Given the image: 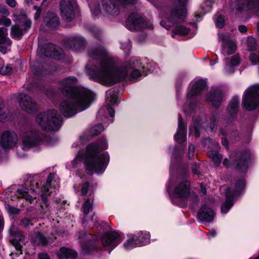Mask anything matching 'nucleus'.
<instances>
[{
  "label": "nucleus",
  "instance_id": "obj_39",
  "mask_svg": "<svg viewBox=\"0 0 259 259\" xmlns=\"http://www.w3.org/2000/svg\"><path fill=\"white\" fill-rule=\"evenodd\" d=\"M54 178V175L53 174H50L48 177L47 180L46 185H44L42 188V193H45L48 194H50L49 189L51 188V183L53 179Z\"/></svg>",
  "mask_w": 259,
  "mask_h": 259
},
{
  "label": "nucleus",
  "instance_id": "obj_37",
  "mask_svg": "<svg viewBox=\"0 0 259 259\" xmlns=\"http://www.w3.org/2000/svg\"><path fill=\"white\" fill-rule=\"evenodd\" d=\"M8 115V109L5 107L3 102L0 100V121L3 122L6 121Z\"/></svg>",
  "mask_w": 259,
  "mask_h": 259
},
{
  "label": "nucleus",
  "instance_id": "obj_6",
  "mask_svg": "<svg viewBox=\"0 0 259 259\" xmlns=\"http://www.w3.org/2000/svg\"><path fill=\"white\" fill-rule=\"evenodd\" d=\"M247 110H253L259 107V84L248 88L244 92L242 101Z\"/></svg>",
  "mask_w": 259,
  "mask_h": 259
},
{
  "label": "nucleus",
  "instance_id": "obj_28",
  "mask_svg": "<svg viewBox=\"0 0 259 259\" xmlns=\"http://www.w3.org/2000/svg\"><path fill=\"white\" fill-rule=\"evenodd\" d=\"M178 120V131L175 135V139L177 142L182 143L185 141L186 139V127L180 114L179 115Z\"/></svg>",
  "mask_w": 259,
  "mask_h": 259
},
{
  "label": "nucleus",
  "instance_id": "obj_42",
  "mask_svg": "<svg viewBox=\"0 0 259 259\" xmlns=\"http://www.w3.org/2000/svg\"><path fill=\"white\" fill-rule=\"evenodd\" d=\"M104 130L102 124H98L95 125L90 131L92 136H94L100 134Z\"/></svg>",
  "mask_w": 259,
  "mask_h": 259
},
{
  "label": "nucleus",
  "instance_id": "obj_19",
  "mask_svg": "<svg viewBox=\"0 0 259 259\" xmlns=\"http://www.w3.org/2000/svg\"><path fill=\"white\" fill-rule=\"evenodd\" d=\"M18 137L15 133L6 131L1 136L0 143L3 148L10 149L16 145Z\"/></svg>",
  "mask_w": 259,
  "mask_h": 259
},
{
  "label": "nucleus",
  "instance_id": "obj_5",
  "mask_svg": "<svg viewBox=\"0 0 259 259\" xmlns=\"http://www.w3.org/2000/svg\"><path fill=\"white\" fill-rule=\"evenodd\" d=\"M36 121L44 130L58 131L62 125V117L55 109L49 110L37 115Z\"/></svg>",
  "mask_w": 259,
  "mask_h": 259
},
{
  "label": "nucleus",
  "instance_id": "obj_33",
  "mask_svg": "<svg viewBox=\"0 0 259 259\" xmlns=\"http://www.w3.org/2000/svg\"><path fill=\"white\" fill-rule=\"evenodd\" d=\"M94 201V199L93 197H91V195L90 194V197L85 199L83 203L82 206V209L84 214L85 215L93 210Z\"/></svg>",
  "mask_w": 259,
  "mask_h": 259
},
{
  "label": "nucleus",
  "instance_id": "obj_18",
  "mask_svg": "<svg viewBox=\"0 0 259 259\" xmlns=\"http://www.w3.org/2000/svg\"><path fill=\"white\" fill-rule=\"evenodd\" d=\"M102 10L107 16H116L120 13L119 5L115 0H102Z\"/></svg>",
  "mask_w": 259,
  "mask_h": 259
},
{
  "label": "nucleus",
  "instance_id": "obj_21",
  "mask_svg": "<svg viewBox=\"0 0 259 259\" xmlns=\"http://www.w3.org/2000/svg\"><path fill=\"white\" fill-rule=\"evenodd\" d=\"M224 95L221 90L212 88L207 95V101L216 108L220 107L224 100Z\"/></svg>",
  "mask_w": 259,
  "mask_h": 259
},
{
  "label": "nucleus",
  "instance_id": "obj_4",
  "mask_svg": "<svg viewBox=\"0 0 259 259\" xmlns=\"http://www.w3.org/2000/svg\"><path fill=\"white\" fill-rule=\"evenodd\" d=\"M60 104L59 110L64 116L71 117L77 112L83 111L91 105L93 99H88L85 96L67 98Z\"/></svg>",
  "mask_w": 259,
  "mask_h": 259
},
{
  "label": "nucleus",
  "instance_id": "obj_24",
  "mask_svg": "<svg viewBox=\"0 0 259 259\" xmlns=\"http://www.w3.org/2000/svg\"><path fill=\"white\" fill-rule=\"evenodd\" d=\"M222 41V54L224 56L234 54L236 50V46L234 42L230 40L227 36L223 35L221 38Z\"/></svg>",
  "mask_w": 259,
  "mask_h": 259
},
{
  "label": "nucleus",
  "instance_id": "obj_44",
  "mask_svg": "<svg viewBox=\"0 0 259 259\" xmlns=\"http://www.w3.org/2000/svg\"><path fill=\"white\" fill-rule=\"evenodd\" d=\"M10 242L15 247L16 250L20 251L19 253H16L17 255L22 254V245L20 244L19 241L16 239H13L10 240Z\"/></svg>",
  "mask_w": 259,
  "mask_h": 259
},
{
  "label": "nucleus",
  "instance_id": "obj_54",
  "mask_svg": "<svg viewBox=\"0 0 259 259\" xmlns=\"http://www.w3.org/2000/svg\"><path fill=\"white\" fill-rule=\"evenodd\" d=\"M109 99V101L112 104H115L117 103V96L114 92H110L109 97H108Z\"/></svg>",
  "mask_w": 259,
  "mask_h": 259
},
{
  "label": "nucleus",
  "instance_id": "obj_41",
  "mask_svg": "<svg viewBox=\"0 0 259 259\" xmlns=\"http://www.w3.org/2000/svg\"><path fill=\"white\" fill-rule=\"evenodd\" d=\"M193 126L194 127L195 136L199 137L200 136V119L199 118H196L193 120Z\"/></svg>",
  "mask_w": 259,
  "mask_h": 259
},
{
  "label": "nucleus",
  "instance_id": "obj_9",
  "mask_svg": "<svg viewBox=\"0 0 259 259\" xmlns=\"http://www.w3.org/2000/svg\"><path fill=\"white\" fill-rule=\"evenodd\" d=\"M46 138L44 134L37 130L28 131L23 138L22 149L25 151L27 150L31 147L39 144Z\"/></svg>",
  "mask_w": 259,
  "mask_h": 259
},
{
  "label": "nucleus",
  "instance_id": "obj_53",
  "mask_svg": "<svg viewBox=\"0 0 259 259\" xmlns=\"http://www.w3.org/2000/svg\"><path fill=\"white\" fill-rule=\"evenodd\" d=\"M12 72V68L9 66H3L0 68V73L3 75H8Z\"/></svg>",
  "mask_w": 259,
  "mask_h": 259
},
{
  "label": "nucleus",
  "instance_id": "obj_63",
  "mask_svg": "<svg viewBox=\"0 0 259 259\" xmlns=\"http://www.w3.org/2000/svg\"><path fill=\"white\" fill-rule=\"evenodd\" d=\"M6 3L12 8H14L16 5V2L15 0H7Z\"/></svg>",
  "mask_w": 259,
  "mask_h": 259
},
{
  "label": "nucleus",
  "instance_id": "obj_23",
  "mask_svg": "<svg viewBox=\"0 0 259 259\" xmlns=\"http://www.w3.org/2000/svg\"><path fill=\"white\" fill-rule=\"evenodd\" d=\"M252 9H256L259 15V0H238L237 10L240 11Z\"/></svg>",
  "mask_w": 259,
  "mask_h": 259
},
{
  "label": "nucleus",
  "instance_id": "obj_36",
  "mask_svg": "<svg viewBox=\"0 0 259 259\" xmlns=\"http://www.w3.org/2000/svg\"><path fill=\"white\" fill-rule=\"evenodd\" d=\"M189 31L190 29L184 26L180 25L177 26L172 30V37H174L176 34L186 35L189 33Z\"/></svg>",
  "mask_w": 259,
  "mask_h": 259
},
{
  "label": "nucleus",
  "instance_id": "obj_17",
  "mask_svg": "<svg viewBox=\"0 0 259 259\" xmlns=\"http://www.w3.org/2000/svg\"><path fill=\"white\" fill-rule=\"evenodd\" d=\"M21 107L28 113H32L37 109L36 102L29 96L25 94H21L18 97Z\"/></svg>",
  "mask_w": 259,
  "mask_h": 259
},
{
  "label": "nucleus",
  "instance_id": "obj_13",
  "mask_svg": "<svg viewBox=\"0 0 259 259\" xmlns=\"http://www.w3.org/2000/svg\"><path fill=\"white\" fill-rule=\"evenodd\" d=\"M22 25L16 24L13 26L11 29V35L12 38L16 39H20L24 33L27 32L31 27V21L27 18L25 14L22 15Z\"/></svg>",
  "mask_w": 259,
  "mask_h": 259
},
{
  "label": "nucleus",
  "instance_id": "obj_64",
  "mask_svg": "<svg viewBox=\"0 0 259 259\" xmlns=\"http://www.w3.org/2000/svg\"><path fill=\"white\" fill-rule=\"evenodd\" d=\"M240 32L242 33H245L247 31V28L245 25H240L238 27Z\"/></svg>",
  "mask_w": 259,
  "mask_h": 259
},
{
  "label": "nucleus",
  "instance_id": "obj_59",
  "mask_svg": "<svg viewBox=\"0 0 259 259\" xmlns=\"http://www.w3.org/2000/svg\"><path fill=\"white\" fill-rule=\"evenodd\" d=\"M199 164H195L192 167V171L194 174L197 175L198 176H200V173L199 170Z\"/></svg>",
  "mask_w": 259,
  "mask_h": 259
},
{
  "label": "nucleus",
  "instance_id": "obj_1",
  "mask_svg": "<svg viewBox=\"0 0 259 259\" xmlns=\"http://www.w3.org/2000/svg\"><path fill=\"white\" fill-rule=\"evenodd\" d=\"M88 54L99 64L92 66L88 63L86 65L87 74L91 79L104 85L111 86L124 80L130 70L132 79H137L143 73V71L137 68L139 67V62L134 58L125 62L120 68H116L114 60L109 56L103 47L90 49Z\"/></svg>",
  "mask_w": 259,
  "mask_h": 259
},
{
  "label": "nucleus",
  "instance_id": "obj_58",
  "mask_svg": "<svg viewBox=\"0 0 259 259\" xmlns=\"http://www.w3.org/2000/svg\"><path fill=\"white\" fill-rule=\"evenodd\" d=\"M21 223L25 227H28L30 225H32L31 220L27 218L22 219Z\"/></svg>",
  "mask_w": 259,
  "mask_h": 259
},
{
  "label": "nucleus",
  "instance_id": "obj_20",
  "mask_svg": "<svg viewBox=\"0 0 259 259\" xmlns=\"http://www.w3.org/2000/svg\"><path fill=\"white\" fill-rule=\"evenodd\" d=\"M190 193V182L187 180H184L180 182L174 190L175 195L184 199H187Z\"/></svg>",
  "mask_w": 259,
  "mask_h": 259
},
{
  "label": "nucleus",
  "instance_id": "obj_26",
  "mask_svg": "<svg viewBox=\"0 0 259 259\" xmlns=\"http://www.w3.org/2000/svg\"><path fill=\"white\" fill-rule=\"evenodd\" d=\"M214 215L213 210L205 205H203L197 214L198 219L201 221L211 222Z\"/></svg>",
  "mask_w": 259,
  "mask_h": 259
},
{
  "label": "nucleus",
  "instance_id": "obj_43",
  "mask_svg": "<svg viewBox=\"0 0 259 259\" xmlns=\"http://www.w3.org/2000/svg\"><path fill=\"white\" fill-rule=\"evenodd\" d=\"M247 49L250 51H253L256 48L255 39L252 37H248L247 41Z\"/></svg>",
  "mask_w": 259,
  "mask_h": 259
},
{
  "label": "nucleus",
  "instance_id": "obj_16",
  "mask_svg": "<svg viewBox=\"0 0 259 259\" xmlns=\"http://www.w3.org/2000/svg\"><path fill=\"white\" fill-rule=\"evenodd\" d=\"M41 52L45 56L56 60H60L63 57V50L53 44L45 45L41 50Z\"/></svg>",
  "mask_w": 259,
  "mask_h": 259
},
{
  "label": "nucleus",
  "instance_id": "obj_48",
  "mask_svg": "<svg viewBox=\"0 0 259 259\" xmlns=\"http://www.w3.org/2000/svg\"><path fill=\"white\" fill-rule=\"evenodd\" d=\"M90 185L89 182H85L83 183L81 186V193L82 195L85 196L88 193L89 190Z\"/></svg>",
  "mask_w": 259,
  "mask_h": 259
},
{
  "label": "nucleus",
  "instance_id": "obj_12",
  "mask_svg": "<svg viewBox=\"0 0 259 259\" xmlns=\"http://www.w3.org/2000/svg\"><path fill=\"white\" fill-rule=\"evenodd\" d=\"M76 6V0H61L60 9L63 18L70 22L74 18V8Z\"/></svg>",
  "mask_w": 259,
  "mask_h": 259
},
{
  "label": "nucleus",
  "instance_id": "obj_14",
  "mask_svg": "<svg viewBox=\"0 0 259 259\" xmlns=\"http://www.w3.org/2000/svg\"><path fill=\"white\" fill-rule=\"evenodd\" d=\"M127 27L131 30H139L147 27V23L137 14H131L126 22Z\"/></svg>",
  "mask_w": 259,
  "mask_h": 259
},
{
  "label": "nucleus",
  "instance_id": "obj_10",
  "mask_svg": "<svg viewBox=\"0 0 259 259\" xmlns=\"http://www.w3.org/2000/svg\"><path fill=\"white\" fill-rule=\"evenodd\" d=\"M250 155L251 153L249 150L237 152L234 160L232 161L235 168L239 172H246L248 169Z\"/></svg>",
  "mask_w": 259,
  "mask_h": 259
},
{
  "label": "nucleus",
  "instance_id": "obj_47",
  "mask_svg": "<svg viewBox=\"0 0 259 259\" xmlns=\"http://www.w3.org/2000/svg\"><path fill=\"white\" fill-rule=\"evenodd\" d=\"M240 63V56L238 54H236L235 55L232 57L231 59L230 60V66L233 67L239 65Z\"/></svg>",
  "mask_w": 259,
  "mask_h": 259
},
{
  "label": "nucleus",
  "instance_id": "obj_31",
  "mask_svg": "<svg viewBox=\"0 0 259 259\" xmlns=\"http://www.w3.org/2000/svg\"><path fill=\"white\" fill-rule=\"evenodd\" d=\"M246 186L245 180L244 179H240L236 181L234 185V190L231 188L230 193L234 198L238 197L244 189Z\"/></svg>",
  "mask_w": 259,
  "mask_h": 259
},
{
  "label": "nucleus",
  "instance_id": "obj_56",
  "mask_svg": "<svg viewBox=\"0 0 259 259\" xmlns=\"http://www.w3.org/2000/svg\"><path fill=\"white\" fill-rule=\"evenodd\" d=\"M190 201L193 204L198 203L199 202V198L198 196L195 193H190Z\"/></svg>",
  "mask_w": 259,
  "mask_h": 259
},
{
  "label": "nucleus",
  "instance_id": "obj_32",
  "mask_svg": "<svg viewBox=\"0 0 259 259\" xmlns=\"http://www.w3.org/2000/svg\"><path fill=\"white\" fill-rule=\"evenodd\" d=\"M77 256L76 251L66 247H61L60 249V253H58L59 259H68L71 258L75 259Z\"/></svg>",
  "mask_w": 259,
  "mask_h": 259
},
{
  "label": "nucleus",
  "instance_id": "obj_2",
  "mask_svg": "<svg viewBox=\"0 0 259 259\" xmlns=\"http://www.w3.org/2000/svg\"><path fill=\"white\" fill-rule=\"evenodd\" d=\"M107 147L106 140L103 137L101 138L97 143H91L87 146L84 164L90 175H92L94 172L102 173L104 171L108 163L109 157L106 154L99 153Z\"/></svg>",
  "mask_w": 259,
  "mask_h": 259
},
{
  "label": "nucleus",
  "instance_id": "obj_60",
  "mask_svg": "<svg viewBox=\"0 0 259 259\" xmlns=\"http://www.w3.org/2000/svg\"><path fill=\"white\" fill-rule=\"evenodd\" d=\"M2 19H3L2 24H4L5 26L8 27L10 26L11 24V21L10 19L3 17Z\"/></svg>",
  "mask_w": 259,
  "mask_h": 259
},
{
  "label": "nucleus",
  "instance_id": "obj_62",
  "mask_svg": "<svg viewBox=\"0 0 259 259\" xmlns=\"http://www.w3.org/2000/svg\"><path fill=\"white\" fill-rule=\"evenodd\" d=\"M122 4H132L135 3L137 0H118Z\"/></svg>",
  "mask_w": 259,
  "mask_h": 259
},
{
  "label": "nucleus",
  "instance_id": "obj_30",
  "mask_svg": "<svg viewBox=\"0 0 259 259\" xmlns=\"http://www.w3.org/2000/svg\"><path fill=\"white\" fill-rule=\"evenodd\" d=\"M230 192L231 188H227L226 191V201L221 206V212L223 213H226L234 203V198L232 197Z\"/></svg>",
  "mask_w": 259,
  "mask_h": 259
},
{
  "label": "nucleus",
  "instance_id": "obj_15",
  "mask_svg": "<svg viewBox=\"0 0 259 259\" xmlns=\"http://www.w3.org/2000/svg\"><path fill=\"white\" fill-rule=\"evenodd\" d=\"M101 240L104 247H108L111 249L114 248L122 241L120 235L115 232H110L104 234Z\"/></svg>",
  "mask_w": 259,
  "mask_h": 259
},
{
  "label": "nucleus",
  "instance_id": "obj_52",
  "mask_svg": "<svg viewBox=\"0 0 259 259\" xmlns=\"http://www.w3.org/2000/svg\"><path fill=\"white\" fill-rule=\"evenodd\" d=\"M216 25L220 28H222L225 25L224 18L222 15H219L215 21Z\"/></svg>",
  "mask_w": 259,
  "mask_h": 259
},
{
  "label": "nucleus",
  "instance_id": "obj_11",
  "mask_svg": "<svg viewBox=\"0 0 259 259\" xmlns=\"http://www.w3.org/2000/svg\"><path fill=\"white\" fill-rule=\"evenodd\" d=\"M149 239V232L140 231L137 235H133L129 237L123 245L126 249L142 246L148 242Z\"/></svg>",
  "mask_w": 259,
  "mask_h": 259
},
{
  "label": "nucleus",
  "instance_id": "obj_38",
  "mask_svg": "<svg viewBox=\"0 0 259 259\" xmlns=\"http://www.w3.org/2000/svg\"><path fill=\"white\" fill-rule=\"evenodd\" d=\"M16 195L18 198H24L26 200L32 203L34 199L28 194V192L23 189H18L16 192Z\"/></svg>",
  "mask_w": 259,
  "mask_h": 259
},
{
  "label": "nucleus",
  "instance_id": "obj_35",
  "mask_svg": "<svg viewBox=\"0 0 259 259\" xmlns=\"http://www.w3.org/2000/svg\"><path fill=\"white\" fill-rule=\"evenodd\" d=\"M49 194L45 193H42L41 194V199L42 203L41 204V210L40 211L43 214H46L49 210V204L47 196Z\"/></svg>",
  "mask_w": 259,
  "mask_h": 259
},
{
  "label": "nucleus",
  "instance_id": "obj_8",
  "mask_svg": "<svg viewBox=\"0 0 259 259\" xmlns=\"http://www.w3.org/2000/svg\"><path fill=\"white\" fill-rule=\"evenodd\" d=\"M78 238L80 240L81 253L83 254H90L97 249L96 236L82 231L79 233Z\"/></svg>",
  "mask_w": 259,
  "mask_h": 259
},
{
  "label": "nucleus",
  "instance_id": "obj_29",
  "mask_svg": "<svg viewBox=\"0 0 259 259\" xmlns=\"http://www.w3.org/2000/svg\"><path fill=\"white\" fill-rule=\"evenodd\" d=\"M206 85V82L203 80H199L193 85L191 91L188 93V98L192 99L195 96L199 95L204 90Z\"/></svg>",
  "mask_w": 259,
  "mask_h": 259
},
{
  "label": "nucleus",
  "instance_id": "obj_22",
  "mask_svg": "<svg viewBox=\"0 0 259 259\" xmlns=\"http://www.w3.org/2000/svg\"><path fill=\"white\" fill-rule=\"evenodd\" d=\"M85 40L80 36H72L67 38L65 41L66 48L74 51L83 49L84 48Z\"/></svg>",
  "mask_w": 259,
  "mask_h": 259
},
{
  "label": "nucleus",
  "instance_id": "obj_46",
  "mask_svg": "<svg viewBox=\"0 0 259 259\" xmlns=\"http://www.w3.org/2000/svg\"><path fill=\"white\" fill-rule=\"evenodd\" d=\"M252 65L259 64V53H252L249 56Z\"/></svg>",
  "mask_w": 259,
  "mask_h": 259
},
{
  "label": "nucleus",
  "instance_id": "obj_55",
  "mask_svg": "<svg viewBox=\"0 0 259 259\" xmlns=\"http://www.w3.org/2000/svg\"><path fill=\"white\" fill-rule=\"evenodd\" d=\"M7 210L11 214H18L20 212V210L16 207L8 205Z\"/></svg>",
  "mask_w": 259,
  "mask_h": 259
},
{
  "label": "nucleus",
  "instance_id": "obj_40",
  "mask_svg": "<svg viewBox=\"0 0 259 259\" xmlns=\"http://www.w3.org/2000/svg\"><path fill=\"white\" fill-rule=\"evenodd\" d=\"M35 237L38 242L43 246H47L49 243L50 240L47 239L40 232H36L35 233Z\"/></svg>",
  "mask_w": 259,
  "mask_h": 259
},
{
  "label": "nucleus",
  "instance_id": "obj_61",
  "mask_svg": "<svg viewBox=\"0 0 259 259\" xmlns=\"http://www.w3.org/2000/svg\"><path fill=\"white\" fill-rule=\"evenodd\" d=\"M39 259H50L49 255L45 253H39L38 254Z\"/></svg>",
  "mask_w": 259,
  "mask_h": 259
},
{
  "label": "nucleus",
  "instance_id": "obj_34",
  "mask_svg": "<svg viewBox=\"0 0 259 259\" xmlns=\"http://www.w3.org/2000/svg\"><path fill=\"white\" fill-rule=\"evenodd\" d=\"M208 156L211 158L216 166H219L221 162L223 156L218 151L209 150L207 152Z\"/></svg>",
  "mask_w": 259,
  "mask_h": 259
},
{
  "label": "nucleus",
  "instance_id": "obj_51",
  "mask_svg": "<svg viewBox=\"0 0 259 259\" xmlns=\"http://www.w3.org/2000/svg\"><path fill=\"white\" fill-rule=\"evenodd\" d=\"M203 143L204 145L208 144V146H210V144L214 145V146L217 149H219L220 148L219 144L217 142H212V140L209 138L204 139L203 141Z\"/></svg>",
  "mask_w": 259,
  "mask_h": 259
},
{
  "label": "nucleus",
  "instance_id": "obj_7",
  "mask_svg": "<svg viewBox=\"0 0 259 259\" xmlns=\"http://www.w3.org/2000/svg\"><path fill=\"white\" fill-rule=\"evenodd\" d=\"M188 1V0H176L169 16V22L176 24L185 20L187 14L186 5Z\"/></svg>",
  "mask_w": 259,
  "mask_h": 259
},
{
  "label": "nucleus",
  "instance_id": "obj_25",
  "mask_svg": "<svg viewBox=\"0 0 259 259\" xmlns=\"http://www.w3.org/2000/svg\"><path fill=\"white\" fill-rule=\"evenodd\" d=\"M44 23L49 28H57L60 25V19L56 13H48L43 19Z\"/></svg>",
  "mask_w": 259,
  "mask_h": 259
},
{
  "label": "nucleus",
  "instance_id": "obj_49",
  "mask_svg": "<svg viewBox=\"0 0 259 259\" xmlns=\"http://www.w3.org/2000/svg\"><path fill=\"white\" fill-rule=\"evenodd\" d=\"M217 116L215 114H212L210 117V129L213 131L217 126Z\"/></svg>",
  "mask_w": 259,
  "mask_h": 259
},
{
  "label": "nucleus",
  "instance_id": "obj_3",
  "mask_svg": "<svg viewBox=\"0 0 259 259\" xmlns=\"http://www.w3.org/2000/svg\"><path fill=\"white\" fill-rule=\"evenodd\" d=\"M78 83L76 77L72 76L66 77L58 81V90L63 96L66 98L85 96L88 99H93V93L87 89L78 87Z\"/></svg>",
  "mask_w": 259,
  "mask_h": 259
},
{
  "label": "nucleus",
  "instance_id": "obj_50",
  "mask_svg": "<svg viewBox=\"0 0 259 259\" xmlns=\"http://www.w3.org/2000/svg\"><path fill=\"white\" fill-rule=\"evenodd\" d=\"M88 28L91 31H92L96 37L99 39L100 38V35L101 32L96 26L94 25H89L88 26Z\"/></svg>",
  "mask_w": 259,
  "mask_h": 259
},
{
  "label": "nucleus",
  "instance_id": "obj_57",
  "mask_svg": "<svg viewBox=\"0 0 259 259\" xmlns=\"http://www.w3.org/2000/svg\"><path fill=\"white\" fill-rule=\"evenodd\" d=\"M195 148L192 145H190L188 148V157L189 159H192L194 155Z\"/></svg>",
  "mask_w": 259,
  "mask_h": 259
},
{
  "label": "nucleus",
  "instance_id": "obj_45",
  "mask_svg": "<svg viewBox=\"0 0 259 259\" xmlns=\"http://www.w3.org/2000/svg\"><path fill=\"white\" fill-rule=\"evenodd\" d=\"M7 35V29L5 27L0 28V44L6 42Z\"/></svg>",
  "mask_w": 259,
  "mask_h": 259
},
{
  "label": "nucleus",
  "instance_id": "obj_27",
  "mask_svg": "<svg viewBox=\"0 0 259 259\" xmlns=\"http://www.w3.org/2000/svg\"><path fill=\"white\" fill-rule=\"evenodd\" d=\"M239 98L237 96L234 97L230 101L227 107V110L230 116L229 122L231 123L235 118L239 108Z\"/></svg>",
  "mask_w": 259,
  "mask_h": 259
}]
</instances>
